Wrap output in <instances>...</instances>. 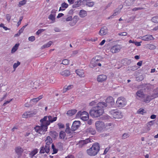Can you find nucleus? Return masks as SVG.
I'll use <instances>...</instances> for the list:
<instances>
[{
  "mask_svg": "<svg viewBox=\"0 0 158 158\" xmlns=\"http://www.w3.org/2000/svg\"><path fill=\"white\" fill-rule=\"evenodd\" d=\"M148 126L151 127L154 124V121H151L147 123Z\"/></svg>",
  "mask_w": 158,
  "mask_h": 158,
  "instance_id": "4d7b16f0",
  "label": "nucleus"
},
{
  "mask_svg": "<svg viewBox=\"0 0 158 158\" xmlns=\"http://www.w3.org/2000/svg\"><path fill=\"white\" fill-rule=\"evenodd\" d=\"M90 142V139H87L84 140L80 141L77 144V145L79 148H81Z\"/></svg>",
  "mask_w": 158,
  "mask_h": 158,
  "instance_id": "9b49d317",
  "label": "nucleus"
},
{
  "mask_svg": "<svg viewBox=\"0 0 158 158\" xmlns=\"http://www.w3.org/2000/svg\"><path fill=\"white\" fill-rule=\"evenodd\" d=\"M82 2V1L81 0H79L76 2L73 5V7L77 8L80 6L81 5Z\"/></svg>",
  "mask_w": 158,
  "mask_h": 158,
  "instance_id": "cd10ccee",
  "label": "nucleus"
},
{
  "mask_svg": "<svg viewBox=\"0 0 158 158\" xmlns=\"http://www.w3.org/2000/svg\"><path fill=\"white\" fill-rule=\"evenodd\" d=\"M6 17L8 21L9 22L11 19V16L9 14H7L6 15Z\"/></svg>",
  "mask_w": 158,
  "mask_h": 158,
  "instance_id": "13d9d810",
  "label": "nucleus"
},
{
  "mask_svg": "<svg viewBox=\"0 0 158 158\" xmlns=\"http://www.w3.org/2000/svg\"><path fill=\"white\" fill-rule=\"evenodd\" d=\"M69 63V61L67 59H64L62 61V64L64 65L68 64Z\"/></svg>",
  "mask_w": 158,
  "mask_h": 158,
  "instance_id": "8fccbe9b",
  "label": "nucleus"
},
{
  "mask_svg": "<svg viewBox=\"0 0 158 158\" xmlns=\"http://www.w3.org/2000/svg\"><path fill=\"white\" fill-rule=\"evenodd\" d=\"M79 15L81 18H84L87 15V12L84 10H81L80 11Z\"/></svg>",
  "mask_w": 158,
  "mask_h": 158,
  "instance_id": "7c9ffc66",
  "label": "nucleus"
},
{
  "mask_svg": "<svg viewBox=\"0 0 158 158\" xmlns=\"http://www.w3.org/2000/svg\"><path fill=\"white\" fill-rule=\"evenodd\" d=\"M111 118L115 119H119L122 118L123 116L120 112L117 110H112L110 111Z\"/></svg>",
  "mask_w": 158,
  "mask_h": 158,
  "instance_id": "20e7f679",
  "label": "nucleus"
},
{
  "mask_svg": "<svg viewBox=\"0 0 158 158\" xmlns=\"http://www.w3.org/2000/svg\"><path fill=\"white\" fill-rule=\"evenodd\" d=\"M120 10H119V9H116L114 12V13L113 14L111 15L109 17H108V19H112V18L114 16H115L116 15H117V14H118L119 12H120Z\"/></svg>",
  "mask_w": 158,
  "mask_h": 158,
  "instance_id": "c9c22d12",
  "label": "nucleus"
},
{
  "mask_svg": "<svg viewBox=\"0 0 158 158\" xmlns=\"http://www.w3.org/2000/svg\"><path fill=\"white\" fill-rule=\"evenodd\" d=\"M51 134L50 135L51 136H52V137L55 138L57 136L58 134L55 131H51L50 132Z\"/></svg>",
  "mask_w": 158,
  "mask_h": 158,
  "instance_id": "de8ad7c7",
  "label": "nucleus"
},
{
  "mask_svg": "<svg viewBox=\"0 0 158 158\" xmlns=\"http://www.w3.org/2000/svg\"><path fill=\"white\" fill-rule=\"evenodd\" d=\"M35 131L39 133L40 134L43 133V132H44V128L42 127V126L41 125V126H36L35 128Z\"/></svg>",
  "mask_w": 158,
  "mask_h": 158,
  "instance_id": "f3484780",
  "label": "nucleus"
},
{
  "mask_svg": "<svg viewBox=\"0 0 158 158\" xmlns=\"http://www.w3.org/2000/svg\"><path fill=\"white\" fill-rule=\"evenodd\" d=\"M20 63L19 61H17V63H15L13 65V68L14 69V71H15L16 69L20 64Z\"/></svg>",
  "mask_w": 158,
  "mask_h": 158,
  "instance_id": "a18cd8bd",
  "label": "nucleus"
},
{
  "mask_svg": "<svg viewBox=\"0 0 158 158\" xmlns=\"http://www.w3.org/2000/svg\"><path fill=\"white\" fill-rule=\"evenodd\" d=\"M52 148L53 151V153L52 154H56L57 153L58 150L55 148V146L53 144H52Z\"/></svg>",
  "mask_w": 158,
  "mask_h": 158,
  "instance_id": "49530a36",
  "label": "nucleus"
},
{
  "mask_svg": "<svg viewBox=\"0 0 158 158\" xmlns=\"http://www.w3.org/2000/svg\"><path fill=\"white\" fill-rule=\"evenodd\" d=\"M140 38L142 40L146 41L152 40H154L155 39L151 35H146L143 36H141L140 37Z\"/></svg>",
  "mask_w": 158,
  "mask_h": 158,
  "instance_id": "2eb2a0df",
  "label": "nucleus"
},
{
  "mask_svg": "<svg viewBox=\"0 0 158 158\" xmlns=\"http://www.w3.org/2000/svg\"><path fill=\"white\" fill-rule=\"evenodd\" d=\"M77 117H79L81 119L84 121L88 120L89 118L88 113L85 111L82 112L81 111H79L77 114Z\"/></svg>",
  "mask_w": 158,
  "mask_h": 158,
  "instance_id": "423d86ee",
  "label": "nucleus"
},
{
  "mask_svg": "<svg viewBox=\"0 0 158 158\" xmlns=\"http://www.w3.org/2000/svg\"><path fill=\"white\" fill-rule=\"evenodd\" d=\"M23 151V149L19 146L15 148V151L18 155H20Z\"/></svg>",
  "mask_w": 158,
  "mask_h": 158,
  "instance_id": "4be33fe9",
  "label": "nucleus"
},
{
  "mask_svg": "<svg viewBox=\"0 0 158 158\" xmlns=\"http://www.w3.org/2000/svg\"><path fill=\"white\" fill-rule=\"evenodd\" d=\"M121 48L122 47L120 45L116 44L111 47L110 51L112 53H114L119 52Z\"/></svg>",
  "mask_w": 158,
  "mask_h": 158,
  "instance_id": "9d476101",
  "label": "nucleus"
},
{
  "mask_svg": "<svg viewBox=\"0 0 158 158\" xmlns=\"http://www.w3.org/2000/svg\"><path fill=\"white\" fill-rule=\"evenodd\" d=\"M106 103H108L111 104V105H112L114 103V100L113 98L111 96H109L108 97L106 100Z\"/></svg>",
  "mask_w": 158,
  "mask_h": 158,
  "instance_id": "aec40b11",
  "label": "nucleus"
},
{
  "mask_svg": "<svg viewBox=\"0 0 158 158\" xmlns=\"http://www.w3.org/2000/svg\"><path fill=\"white\" fill-rule=\"evenodd\" d=\"M107 106V104L104 102H99V109L104 110Z\"/></svg>",
  "mask_w": 158,
  "mask_h": 158,
  "instance_id": "b1692460",
  "label": "nucleus"
},
{
  "mask_svg": "<svg viewBox=\"0 0 158 158\" xmlns=\"http://www.w3.org/2000/svg\"><path fill=\"white\" fill-rule=\"evenodd\" d=\"M70 72L69 70H66L60 72V74L62 76L67 77L70 75Z\"/></svg>",
  "mask_w": 158,
  "mask_h": 158,
  "instance_id": "bb28decb",
  "label": "nucleus"
},
{
  "mask_svg": "<svg viewBox=\"0 0 158 158\" xmlns=\"http://www.w3.org/2000/svg\"><path fill=\"white\" fill-rule=\"evenodd\" d=\"M38 150L36 148L35 149L29 153V157L31 158H33V157L38 152Z\"/></svg>",
  "mask_w": 158,
  "mask_h": 158,
  "instance_id": "412c9836",
  "label": "nucleus"
},
{
  "mask_svg": "<svg viewBox=\"0 0 158 158\" xmlns=\"http://www.w3.org/2000/svg\"><path fill=\"white\" fill-rule=\"evenodd\" d=\"M146 113V111H145L143 109L140 108L137 111V113L138 114H140L142 115H143L144 114Z\"/></svg>",
  "mask_w": 158,
  "mask_h": 158,
  "instance_id": "e433bc0d",
  "label": "nucleus"
},
{
  "mask_svg": "<svg viewBox=\"0 0 158 158\" xmlns=\"http://www.w3.org/2000/svg\"><path fill=\"white\" fill-rule=\"evenodd\" d=\"M27 2V0H23L20 1L18 5V6L19 7H21L22 6L25 5Z\"/></svg>",
  "mask_w": 158,
  "mask_h": 158,
  "instance_id": "a19ab883",
  "label": "nucleus"
},
{
  "mask_svg": "<svg viewBox=\"0 0 158 158\" xmlns=\"http://www.w3.org/2000/svg\"><path fill=\"white\" fill-rule=\"evenodd\" d=\"M138 69V67L136 65L128 67V70L129 71H135Z\"/></svg>",
  "mask_w": 158,
  "mask_h": 158,
  "instance_id": "ea45409f",
  "label": "nucleus"
},
{
  "mask_svg": "<svg viewBox=\"0 0 158 158\" xmlns=\"http://www.w3.org/2000/svg\"><path fill=\"white\" fill-rule=\"evenodd\" d=\"M149 48L151 50H153L156 48V46L153 44H150L149 46Z\"/></svg>",
  "mask_w": 158,
  "mask_h": 158,
  "instance_id": "5fc2aeb1",
  "label": "nucleus"
},
{
  "mask_svg": "<svg viewBox=\"0 0 158 158\" xmlns=\"http://www.w3.org/2000/svg\"><path fill=\"white\" fill-rule=\"evenodd\" d=\"M152 21L155 23H158V15L153 17L152 19Z\"/></svg>",
  "mask_w": 158,
  "mask_h": 158,
  "instance_id": "79ce46f5",
  "label": "nucleus"
},
{
  "mask_svg": "<svg viewBox=\"0 0 158 158\" xmlns=\"http://www.w3.org/2000/svg\"><path fill=\"white\" fill-rule=\"evenodd\" d=\"M48 121H49L50 124V123H52L53 122L56 121L57 119V117H53L51 116H48Z\"/></svg>",
  "mask_w": 158,
  "mask_h": 158,
  "instance_id": "c85d7f7f",
  "label": "nucleus"
},
{
  "mask_svg": "<svg viewBox=\"0 0 158 158\" xmlns=\"http://www.w3.org/2000/svg\"><path fill=\"white\" fill-rule=\"evenodd\" d=\"M86 132L92 135H94L96 133L95 131L92 128H89L86 130Z\"/></svg>",
  "mask_w": 158,
  "mask_h": 158,
  "instance_id": "c756f323",
  "label": "nucleus"
},
{
  "mask_svg": "<svg viewBox=\"0 0 158 158\" xmlns=\"http://www.w3.org/2000/svg\"><path fill=\"white\" fill-rule=\"evenodd\" d=\"M23 19V17H21L20 18L19 20V22L17 23V24H18V26H19L21 24V21H22Z\"/></svg>",
  "mask_w": 158,
  "mask_h": 158,
  "instance_id": "69168bd1",
  "label": "nucleus"
},
{
  "mask_svg": "<svg viewBox=\"0 0 158 158\" xmlns=\"http://www.w3.org/2000/svg\"><path fill=\"white\" fill-rule=\"evenodd\" d=\"M50 148L49 147L43 146L41 148L40 151V153L41 154H44L45 153H48L50 151Z\"/></svg>",
  "mask_w": 158,
  "mask_h": 158,
  "instance_id": "4468645a",
  "label": "nucleus"
},
{
  "mask_svg": "<svg viewBox=\"0 0 158 158\" xmlns=\"http://www.w3.org/2000/svg\"><path fill=\"white\" fill-rule=\"evenodd\" d=\"M55 15L51 14L48 16V19L54 22L55 21Z\"/></svg>",
  "mask_w": 158,
  "mask_h": 158,
  "instance_id": "37998d69",
  "label": "nucleus"
},
{
  "mask_svg": "<svg viewBox=\"0 0 158 158\" xmlns=\"http://www.w3.org/2000/svg\"><path fill=\"white\" fill-rule=\"evenodd\" d=\"M27 24L24 26L19 31V32L21 34L23 32L24 28L27 26Z\"/></svg>",
  "mask_w": 158,
  "mask_h": 158,
  "instance_id": "864d4df0",
  "label": "nucleus"
},
{
  "mask_svg": "<svg viewBox=\"0 0 158 158\" xmlns=\"http://www.w3.org/2000/svg\"><path fill=\"white\" fill-rule=\"evenodd\" d=\"M77 110L76 109L71 110H69L67 112V114L69 116H71L75 114L77 112Z\"/></svg>",
  "mask_w": 158,
  "mask_h": 158,
  "instance_id": "a878e982",
  "label": "nucleus"
},
{
  "mask_svg": "<svg viewBox=\"0 0 158 158\" xmlns=\"http://www.w3.org/2000/svg\"><path fill=\"white\" fill-rule=\"evenodd\" d=\"M40 124L44 129V132L47 131L48 126L50 124V123L48 119V116H45L40 120Z\"/></svg>",
  "mask_w": 158,
  "mask_h": 158,
  "instance_id": "7ed1b4c3",
  "label": "nucleus"
},
{
  "mask_svg": "<svg viewBox=\"0 0 158 158\" xmlns=\"http://www.w3.org/2000/svg\"><path fill=\"white\" fill-rule=\"evenodd\" d=\"M80 122L79 121H76L73 122L71 127V130L73 132L78 129L80 125Z\"/></svg>",
  "mask_w": 158,
  "mask_h": 158,
  "instance_id": "ddd939ff",
  "label": "nucleus"
},
{
  "mask_svg": "<svg viewBox=\"0 0 158 158\" xmlns=\"http://www.w3.org/2000/svg\"><path fill=\"white\" fill-rule=\"evenodd\" d=\"M28 40L30 41L33 42L35 40V37L34 36H31L29 37Z\"/></svg>",
  "mask_w": 158,
  "mask_h": 158,
  "instance_id": "052dcab7",
  "label": "nucleus"
},
{
  "mask_svg": "<svg viewBox=\"0 0 158 158\" xmlns=\"http://www.w3.org/2000/svg\"><path fill=\"white\" fill-rule=\"evenodd\" d=\"M66 128L65 130V132L68 134L72 133L73 132L71 130V129L70 128L69 125V123H67L66 124Z\"/></svg>",
  "mask_w": 158,
  "mask_h": 158,
  "instance_id": "f704fd0d",
  "label": "nucleus"
},
{
  "mask_svg": "<svg viewBox=\"0 0 158 158\" xmlns=\"http://www.w3.org/2000/svg\"><path fill=\"white\" fill-rule=\"evenodd\" d=\"M151 96H147L145 98L143 99L141 101L142 102H145V103H147L149 102L152 99L151 98Z\"/></svg>",
  "mask_w": 158,
  "mask_h": 158,
  "instance_id": "473e14b6",
  "label": "nucleus"
},
{
  "mask_svg": "<svg viewBox=\"0 0 158 158\" xmlns=\"http://www.w3.org/2000/svg\"><path fill=\"white\" fill-rule=\"evenodd\" d=\"M12 100V99H11L10 100L6 101L3 103V106H5L7 104L9 103Z\"/></svg>",
  "mask_w": 158,
  "mask_h": 158,
  "instance_id": "0e129e2a",
  "label": "nucleus"
},
{
  "mask_svg": "<svg viewBox=\"0 0 158 158\" xmlns=\"http://www.w3.org/2000/svg\"><path fill=\"white\" fill-rule=\"evenodd\" d=\"M118 35L120 36H126L127 35V33L126 32H123L118 33Z\"/></svg>",
  "mask_w": 158,
  "mask_h": 158,
  "instance_id": "bf43d9fd",
  "label": "nucleus"
},
{
  "mask_svg": "<svg viewBox=\"0 0 158 158\" xmlns=\"http://www.w3.org/2000/svg\"><path fill=\"white\" fill-rule=\"evenodd\" d=\"M127 103L125 99L122 97L118 98L116 102V106L118 107H123L125 106Z\"/></svg>",
  "mask_w": 158,
  "mask_h": 158,
  "instance_id": "0eeeda50",
  "label": "nucleus"
},
{
  "mask_svg": "<svg viewBox=\"0 0 158 158\" xmlns=\"http://www.w3.org/2000/svg\"><path fill=\"white\" fill-rule=\"evenodd\" d=\"M130 136L129 134L127 133H125L123 134L122 136V139H125L126 138L129 137Z\"/></svg>",
  "mask_w": 158,
  "mask_h": 158,
  "instance_id": "c03bdc74",
  "label": "nucleus"
},
{
  "mask_svg": "<svg viewBox=\"0 0 158 158\" xmlns=\"http://www.w3.org/2000/svg\"><path fill=\"white\" fill-rule=\"evenodd\" d=\"M108 32V29L106 26H104L101 27L99 31V35H105Z\"/></svg>",
  "mask_w": 158,
  "mask_h": 158,
  "instance_id": "dca6fc26",
  "label": "nucleus"
},
{
  "mask_svg": "<svg viewBox=\"0 0 158 158\" xmlns=\"http://www.w3.org/2000/svg\"><path fill=\"white\" fill-rule=\"evenodd\" d=\"M99 151V143H95L89 149L87 150V154L90 156L96 155Z\"/></svg>",
  "mask_w": 158,
  "mask_h": 158,
  "instance_id": "f257e3e1",
  "label": "nucleus"
},
{
  "mask_svg": "<svg viewBox=\"0 0 158 158\" xmlns=\"http://www.w3.org/2000/svg\"><path fill=\"white\" fill-rule=\"evenodd\" d=\"M107 77L106 75H99V82H102L105 81Z\"/></svg>",
  "mask_w": 158,
  "mask_h": 158,
  "instance_id": "72a5a7b5",
  "label": "nucleus"
},
{
  "mask_svg": "<svg viewBox=\"0 0 158 158\" xmlns=\"http://www.w3.org/2000/svg\"><path fill=\"white\" fill-rule=\"evenodd\" d=\"M46 143V146L49 147V148L50 147V145L52 143V138L49 136H48L46 137L45 140Z\"/></svg>",
  "mask_w": 158,
  "mask_h": 158,
  "instance_id": "a211bd4d",
  "label": "nucleus"
},
{
  "mask_svg": "<svg viewBox=\"0 0 158 158\" xmlns=\"http://www.w3.org/2000/svg\"><path fill=\"white\" fill-rule=\"evenodd\" d=\"M43 97L42 95L38 97L31 99L30 101V103L32 104L36 103Z\"/></svg>",
  "mask_w": 158,
  "mask_h": 158,
  "instance_id": "6ab92c4d",
  "label": "nucleus"
},
{
  "mask_svg": "<svg viewBox=\"0 0 158 158\" xmlns=\"http://www.w3.org/2000/svg\"><path fill=\"white\" fill-rule=\"evenodd\" d=\"M73 85H65L64 87L63 90V92L64 93L66 92L67 91L70 90L73 88Z\"/></svg>",
  "mask_w": 158,
  "mask_h": 158,
  "instance_id": "393cba45",
  "label": "nucleus"
},
{
  "mask_svg": "<svg viewBox=\"0 0 158 158\" xmlns=\"http://www.w3.org/2000/svg\"><path fill=\"white\" fill-rule=\"evenodd\" d=\"M45 29H40L38 30L36 33V34L37 35H39L41 32L45 31Z\"/></svg>",
  "mask_w": 158,
  "mask_h": 158,
  "instance_id": "6e6d98bb",
  "label": "nucleus"
},
{
  "mask_svg": "<svg viewBox=\"0 0 158 158\" xmlns=\"http://www.w3.org/2000/svg\"><path fill=\"white\" fill-rule=\"evenodd\" d=\"M52 41H49L47 44H45L43 45L41 47V49H43L46 48H47L50 47L52 43Z\"/></svg>",
  "mask_w": 158,
  "mask_h": 158,
  "instance_id": "2f4dec72",
  "label": "nucleus"
},
{
  "mask_svg": "<svg viewBox=\"0 0 158 158\" xmlns=\"http://www.w3.org/2000/svg\"><path fill=\"white\" fill-rule=\"evenodd\" d=\"M61 7H62V8H64V9L67 8L68 6V4L65 2L61 4Z\"/></svg>",
  "mask_w": 158,
  "mask_h": 158,
  "instance_id": "3c124183",
  "label": "nucleus"
},
{
  "mask_svg": "<svg viewBox=\"0 0 158 158\" xmlns=\"http://www.w3.org/2000/svg\"><path fill=\"white\" fill-rule=\"evenodd\" d=\"M94 5V2H87L86 3V5L89 7H92Z\"/></svg>",
  "mask_w": 158,
  "mask_h": 158,
  "instance_id": "09e8293b",
  "label": "nucleus"
},
{
  "mask_svg": "<svg viewBox=\"0 0 158 158\" xmlns=\"http://www.w3.org/2000/svg\"><path fill=\"white\" fill-rule=\"evenodd\" d=\"M144 8L142 7H137V8H135L133 9L132 10L133 11H136L137 10H143L144 9Z\"/></svg>",
  "mask_w": 158,
  "mask_h": 158,
  "instance_id": "680f3d73",
  "label": "nucleus"
},
{
  "mask_svg": "<svg viewBox=\"0 0 158 158\" xmlns=\"http://www.w3.org/2000/svg\"><path fill=\"white\" fill-rule=\"evenodd\" d=\"M19 45V44H15L11 49V53H13L15 52L17 50Z\"/></svg>",
  "mask_w": 158,
  "mask_h": 158,
  "instance_id": "4c0bfd02",
  "label": "nucleus"
},
{
  "mask_svg": "<svg viewBox=\"0 0 158 158\" xmlns=\"http://www.w3.org/2000/svg\"><path fill=\"white\" fill-rule=\"evenodd\" d=\"M112 125L111 123L105 124L103 122L99 121V131H104L110 129V127Z\"/></svg>",
  "mask_w": 158,
  "mask_h": 158,
  "instance_id": "39448f33",
  "label": "nucleus"
},
{
  "mask_svg": "<svg viewBox=\"0 0 158 158\" xmlns=\"http://www.w3.org/2000/svg\"><path fill=\"white\" fill-rule=\"evenodd\" d=\"M76 72L77 75H79L80 77H84V72L83 70L77 69L76 70Z\"/></svg>",
  "mask_w": 158,
  "mask_h": 158,
  "instance_id": "5701e85b",
  "label": "nucleus"
},
{
  "mask_svg": "<svg viewBox=\"0 0 158 158\" xmlns=\"http://www.w3.org/2000/svg\"><path fill=\"white\" fill-rule=\"evenodd\" d=\"M72 16H69L67 17L66 19V21H69L72 20Z\"/></svg>",
  "mask_w": 158,
  "mask_h": 158,
  "instance_id": "774afa93",
  "label": "nucleus"
},
{
  "mask_svg": "<svg viewBox=\"0 0 158 158\" xmlns=\"http://www.w3.org/2000/svg\"><path fill=\"white\" fill-rule=\"evenodd\" d=\"M99 102L97 103V102L95 101H93L89 103V105L92 106L94 105H96L97 106L98 105Z\"/></svg>",
  "mask_w": 158,
  "mask_h": 158,
  "instance_id": "603ef678",
  "label": "nucleus"
},
{
  "mask_svg": "<svg viewBox=\"0 0 158 158\" xmlns=\"http://www.w3.org/2000/svg\"><path fill=\"white\" fill-rule=\"evenodd\" d=\"M143 89H141L138 90L136 93V98L141 101L144 98L145 94L143 93Z\"/></svg>",
  "mask_w": 158,
  "mask_h": 158,
  "instance_id": "1a4fd4ad",
  "label": "nucleus"
},
{
  "mask_svg": "<svg viewBox=\"0 0 158 158\" xmlns=\"http://www.w3.org/2000/svg\"><path fill=\"white\" fill-rule=\"evenodd\" d=\"M57 125L60 128H63L64 127V124L61 123H58L57 124Z\"/></svg>",
  "mask_w": 158,
  "mask_h": 158,
  "instance_id": "e2e57ef3",
  "label": "nucleus"
},
{
  "mask_svg": "<svg viewBox=\"0 0 158 158\" xmlns=\"http://www.w3.org/2000/svg\"><path fill=\"white\" fill-rule=\"evenodd\" d=\"M104 112V111L103 110L99 109V120H104L109 119L110 117V116L107 115H102Z\"/></svg>",
  "mask_w": 158,
  "mask_h": 158,
  "instance_id": "f8f14e48",
  "label": "nucleus"
},
{
  "mask_svg": "<svg viewBox=\"0 0 158 158\" xmlns=\"http://www.w3.org/2000/svg\"><path fill=\"white\" fill-rule=\"evenodd\" d=\"M89 114L93 118H97L99 116V105L93 107L89 110Z\"/></svg>",
  "mask_w": 158,
  "mask_h": 158,
  "instance_id": "f03ea898",
  "label": "nucleus"
},
{
  "mask_svg": "<svg viewBox=\"0 0 158 158\" xmlns=\"http://www.w3.org/2000/svg\"><path fill=\"white\" fill-rule=\"evenodd\" d=\"M145 130H144L145 132H147L150 130V128H149V127H147L146 126V127L144 128Z\"/></svg>",
  "mask_w": 158,
  "mask_h": 158,
  "instance_id": "338daca9",
  "label": "nucleus"
},
{
  "mask_svg": "<svg viewBox=\"0 0 158 158\" xmlns=\"http://www.w3.org/2000/svg\"><path fill=\"white\" fill-rule=\"evenodd\" d=\"M99 65V56H96L93 58L91 61L89 66L90 67H95Z\"/></svg>",
  "mask_w": 158,
  "mask_h": 158,
  "instance_id": "6e6552de",
  "label": "nucleus"
},
{
  "mask_svg": "<svg viewBox=\"0 0 158 158\" xmlns=\"http://www.w3.org/2000/svg\"><path fill=\"white\" fill-rule=\"evenodd\" d=\"M65 133L63 131H61L60 133V139H64L65 136Z\"/></svg>",
  "mask_w": 158,
  "mask_h": 158,
  "instance_id": "58836bf2",
  "label": "nucleus"
}]
</instances>
